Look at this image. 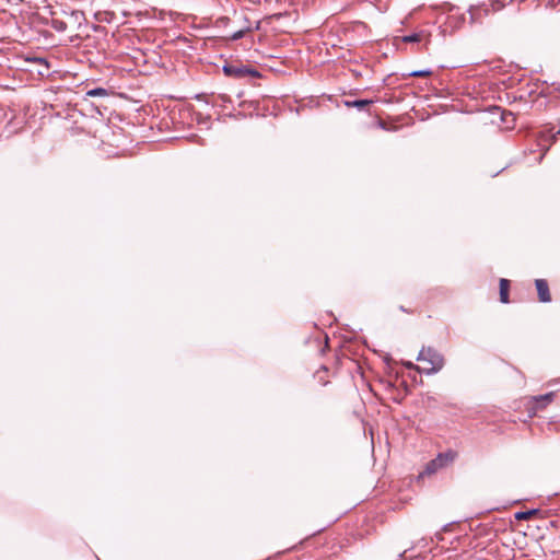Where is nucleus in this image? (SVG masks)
<instances>
[{
  "label": "nucleus",
  "instance_id": "f257e3e1",
  "mask_svg": "<svg viewBox=\"0 0 560 560\" xmlns=\"http://www.w3.org/2000/svg\"><path fill=\"white\" fill-rule=\"evenodd\" d=\"M418 361L423 363V366L415 365L411 362L406 363L408 369H416L419 372H423L425 374H434L439 372L444 366V358L441 353L432 348H423L418 358Z\"/></svg>",
  "mask_w": 560,
  "mask_h": 560
},
{
  "label": "nucleus",
  "instance_id": "f03ea898",
  "mask_svg": "<svg viewBox=\"0 0 560 560\" xmlns=\"http://www.w3.org/2000/svg\"><path fill=\"white\" fill-rule=\"evenodd\" d=\"M456 457V453L453 451H448L445 453L439 454L434 459L429 462L425 466L423 474L432 475L435 474L439 469L446 467L451 463L454 462Z\"/></svg>",
  "mask_w": 560,
  "mask_h": 560
},
{
  "label": "nucleus",
  "instance_id": "7ed1b4c3",
  "mask_svg": "<svg viewBox=\"0 0 560 560\" xmlns=\"http://www.w3.org/2000/svg\"><path fill=\"white\" fill-rule=\"evenodd\" d=\"M223 71L226 75L233 78H243L245 75L258 77V72L254 69L236 67L232 65H226L223 67Z\"/></svg>",
  "mask_w": 560,
  "mask_h": 560
},
{
  "label": "nucleus",
  "instance_id": "20e7f679",
  "mask_svg": "<svg viewBox=\"0 0 560 560\" xmlns=\"http://www.w3.org/2000/svg\"><path fill=\"white\" fill-rule=\"evenodd\" d=\"M535 284L537 288L539 301L549 302L551 300V296L549 293V288H548L547 281L544 279H537Z\"/></svg>",
  "mask_w": 560,
  "mask_h": 560
},
{
  "label": "nucleus",
  "instance_id": "39448f33",
  "mask_svg": "<svg viewBox=\"0 0 560 560\" xmlns=\"http://www.w3.org/2000/svg\"><path fill=\"white\" fill-rule=\"evenodd\" d=\"M430 36V33L427 31L421 30L420 32L407 35L402 37V42L405 43H418L423 39H428Z\"/></svg>",
  "mask_w": 560,
  "mask_h": 560
},
{
  "label": "nucleus",
  "instance_id": "423d86ee",
  "mask_svg": "<svg viewBox=\"0 0 560 560\" xmlns=\"http://www.w3.org/2000/svg\"><path fill=\"white\" fill-rule=\"evenodd\" d=\"M509 287L510 282L506 279L500 280V300L502 303L509 302Z\"/></svg>",
  "mask_w": 560,
  "mask_h": 560
},
{
  "label": "nucleus",
  "instance_id": "0eeeda50",
  "mask_svg": "<svg viewBox=\"0 0 560 560\" xmlns=\"http://www.w3.org/2000/svg\"><path fill=\"white\" fill-rule=\"evenodd\" d=\"M553 395L555 394L551 392V393L535 397V400L539 405V407H545L546 405H548L549 402L552 401Z\"/></svg>",
  "mask_w": 560,
  "mask_h": 560
},
{
  "label": "nucleus",
  "instance_id": "6e6552de",
  "mask_svg": "<svg viewBox=\"0 0 560 560\" xmlns=\"http://www.w3.org/2000/svg\"><path fill=\"white\" fill-rule=\"evenodd\" d=\"M371 103H372V101H369V100H357V101H354L352 103L347 102V105L348 106H355V107H358L360 109H363V108L368 107Z\"/></svg>",
  "mask_w": 560,
  "mask_h": 560
},
{
  "label": "nucleus",
  "instance_id": "1a4fd4ad",
  "mask_svg": "<svg viewBox=\"0 0 560 560\" xmlns=\"http://www.w3.org/2000/svg\"><path fill=\"white\" fill-rule=\"evenodd\" d=\"M536 513H537V510H530V511H525V512H517L515 514V518L518 520V521L529 520Z\"/></svg>",
  "mask_w": 560,
  "mask_h": 560
},
{
  "label": "nucleus",
  "instance_id": "9d476101",
  "mask_svg": "<svg viewBox=\"0 0 560 560\" xmlns=\"http://www.w3.org/2000/svg\"><path fill=\"white\" fill-rule=\"evenodd\" d=\"M86 94L89 96H105V95H107V92H106L105 89L97 88V89H93V90L88 91Z\"/></svg>",
  "mask_w": 560,
  "mask_h": 560
},
{
  "label": "nucleus",
  "instance_id": "9b49d317",
  "mask_svg": "<svg viewBox=\"0 0 560 560\" xmlns=\"http://www.w3.org/2000/svg\"><path fill=\"white\" fill-rule=\"evenodd\" d=\"M431 74H432V71L429 69L415 71V72L410 73V75H412V77H429Z\"/></svg>",
  "mask_w": 560,
  "mask_h": 560
},
{
  "label": "nucleus",
  "instance_id": "f8f14e48",
  "mask_svg": "<svg viewBox=\"0 0 560 560\" xmlns=\"http://www.w3.org/2000/svg\"><path fill=\"white\" fill-rule=\"evenodd\" d=\"M245 33H246V31H245V30H240V31L235 32L233 35H231V37H230V38H231L232 40H237V39H240V38L244 37Z\"/></svg>",
  "mask_w": 560,
  "mask_h": 560
},
{
  "label": "nucleus",
  "instance_id": "ddd939ff",
  "mask_svg": "<svg viewBox=\"0 0 560 560\" xmlns=\"http://www.w3.org/2000/svg\"><path fill=\"white\" fill-rule=\"evenodd\" d=\"M471 19L475 20L476 19V13L475 12H471Z\"/></svg>",
  "mask_w": 560,
  "mask_h": 560
},
{
  "label": "nucleus",
  "instance_id": "4468645a",
  "mask_svg": "<svg viewBox=\"0 0 560 560\" xmlns=\"http://www.w3.org/2000/svg\"><path fill=\"white\" fill-rule=\"evenodd\" d=\"M559 135H560V129H559Z\"/></svg>",
  "mask_w": 560,
  "mask_h": 560
}]
</instances>
